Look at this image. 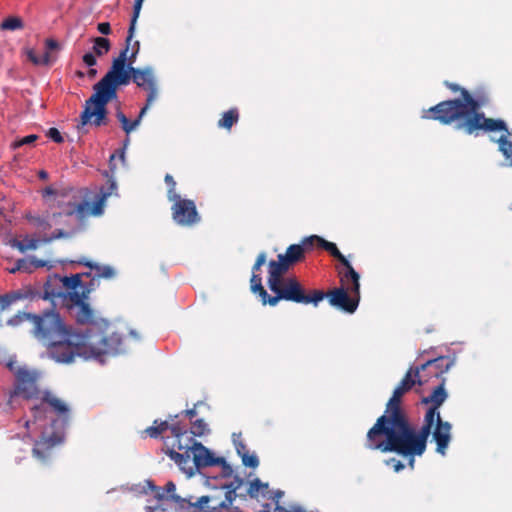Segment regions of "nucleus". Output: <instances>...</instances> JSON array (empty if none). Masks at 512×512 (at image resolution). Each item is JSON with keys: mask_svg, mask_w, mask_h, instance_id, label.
I'll return each instance as SVG.
<instances>
[{"mask_svg": "<svg viewBox=\"0 0 512 512\" xmlns=\"http://www.w3.org/2000/svg\"><path fill=\"white\" fill-rule=\"evenodd\" d=\"M23 322L30 323L31 334L48 347L50 357L58 363H72L76 356L102 362L104 355L116 354L121 350L122 337L119 334H109L97 326L73 331L54 308L39 314L18 312L7 321L11 326Z\"/></svg>", "mask_w": 512, "mask_h": 512, "instance_id": "1", "label": "nucleus"}, {"mask_svg": "<svg viewBox=\"0 0 512 512\" xmlns=\"http://www.w3.org/2000/svg\"><path fill=\"white\" fill-rule=\"evenodd\" d=\"M416 384L419 385V380L409 368L388 400L384 414L368 430L364 443L366 449L394 452L406 458L413 424L402 407V397Z\"/></svg>", "mask_w": 512, "mask_h": 512, "instance_id": "2", "label": "nucleus"}, {"mask_svg": "<svg viewBox=\"0 0 512 512\" xmlns=\"http://www.w3.org/2000/svg\"><path fill=\"white\" fill-rule=\"evenodd\" d=\"M113 174V167H111V172H104V176L107 179L106 185L101 187L100 197L94 203L92 210L89 203L83 201L78 204L69 202L61 212H55L51 215L49 213L45 215L26 214V219L36 230L42 243H51L58 239L71 238L82 229L86 218L90 214H101L105 200L117 190Z\"/></svg>", "mask_w": 512, "mask_h": 512, "instance_id": "3", "label": "nucleus"}, {"mask_svg": "<svg viewBox=\"0 0 512 512\" xmlns=\"http://www.w3.org/2000/svg\"><path fill=\"white\" fill-rule=\"evenodd\" d=\"M242 482V479H236V482L223 486L226 489L224 492L195 497L176 494V485L173 481H168L164 487H159L152 480H145L142 492L151 494L156 500L155 504L146 505L145 510L147 512H239L238 508L233 507V502Z\"/></svg>", "mask_w": 512, "mask_h": 512, "instance_id": "4", "label": "nucleus"}, {"mask_svg": "<svg viewBox=\"0 0 512 512\" xmlns=\"http://www.w3.org/2000/svg\"><path fill=\"white\" fill-rule=\"evenodd\" d=\"M486 97L474 98L468 90H463V99H451L439 102L423 110L422 118L439 121L443 125L456 124V128L466 134L478 130L485 132L507 131L506 123L501 119L485 117L479 110L487 105Z\"/></svg>", "mask_w": 512, "mask_h": 512, "instance_id": "5", "label": "nucleus"}, {"mask_svg": "<svg viewBox=\"0 0 512 512\" xmlns=\"http://www.w3.org/2000/svg\"><path fill=\"white\" fill-rule=\"evenodd\" d=\"M81 274H75L70 277L65 276L61 279L63 286L68 290L66 293L61 291H49L45 287L44 293L34 289L31 286H23L20 289L0 295V313L8 309L12 304L21 300H54L62 298L63 304L69 309H75L74 314L77 323L90 324L94 319V310L87 302L89 294L94 290L93 287H86L81 282Z\"/></svg>", "mask_w": 512, "mask_h": 512, "instance_id": "6", "label": "nucleus"}, {"mask_svg": "<svg viewBox=\"0 0 512 512\" xmlns=\"http://www.w3.org/2000/svg\"><path fill=\"white\" fill-rule=\"evenodd\" d=\"M132 39L128 34L125 48L113 60L111 68L105 76L93 86L94 93L86 100L84 110L80 115L81 126L88 123L101 126L107 123V104L117 98L118 87L129 84V76L126 72Z\"/></svg>", "mask_w": 512, "mask_h": 512, "instance_id": "7", "label": "nucleus"}, {"mask_svg": "<svg viewBox=\"0 0 512 512\" xmlns=\"http://www.w3.org/2000/svg\"><path fill=\"white\" fill-rule=\"evenodd\" d=\"M172 439L164 438L165 453L189 476L194 474V469L216 466L218 459L214 453L189 436L184 426L175 424L171 427Z\"/></svg>", "mask_w": 512, "mask_h": 512, "instance_id": "8", "label": "nucleus"}, {"mask_svg": "<svg viewBox=\"0 0 512 512\" xmlns=\"http://www.w3.org/2000/svg\"><path fill=\"white\" fill-rule=\"evenodd\" d=\"M268 287L275 293L270 296L262 285L260 274H252L250 279V288L254 294H257L263 305L276 306L279 301L285 300L298 304H313L317 306L324 299V294L318 289L307 291L296 277L278 278L276 288L271 286V268L268 267Z\"/></svg>", "mask_w": 512, "mask_h": 512, "instance_id": "9", "label": "nucleus"}, {"mask_svg": "<svg viewBox=\"0 0 512 512\" xmlns=\"http://www.w3.org/2000/svg\"><path fill=\"white\" fill-rule=\"evenodd\" d=\"M446 379L442 378L441 382L434 388L432 393L423 398L424 403H431L432 406L427 410L424 416V423L422 427L417 430L413 425L412 436L408 446L407 456L408 465L414 468L415 457L422 456L426 451L427 440L434 426L435 416H439V407L445 402L448 395L445 390Z\"/></svg>", "mask_w": 512, "mask_h": 512, "instance_id": "10", "label": "nucleus"}, {"mask_svg": "<svg viewBox=\"0 0 512 512\" xmlns=\"http://www.w3.org/2000/svg\"><path fill=\"white\" fill-rule=\"evenodd\" d=\"M38 403L30 406L34 422L50 420L52 425L61 422V425H67L70 417L69 406L50 391H44L38 398Z\"/></svg>", "mask_w": 512, "mask_h": 512, "instance_id": "11", "label": "nucleus"}, {"mask_svg": "<svg viewBox=\"0 0 512 512\" xmlns=\"http://www.w3.org/2000/svg\"><path fill=\"white\" fill-rule=\"evenodd\" d=\"M313 250L312 243L307 242V237L303 238L301 243L288 246L285 254H279L278 260H271L268 267L271 268V286L274 289L277 285L278 278H285L284 275L295 264L305 260L307 252Z\"/></svg>", "mask_w": 512, "mask_h": 512, "instance_id": "12", "label": "nucleus"}, {"mask_svg": "<svg viewBox=\"0 0 512 512\" xmlns=\"http://www.w3.org/2000/svg\"><path fill=\"white\" fill-rule=\"evenodd\" d=\"M307 242L312 243L313 248L318 247L327 251L332 257L336 258L344 267L345 271H340V281L346 284L349 281L354 283V291L358 293L359 274L352 267L346 257L339 251L336 244L329 242L318 235H311L307 237Z\"/></svg>", "mask_w": 512, "mask_h": 512, "instance_id": "13", "label": "nucleus"}, {"mask_svg": "<svg viewBox=\"0 0 512 512\" xmlns=\"http://www.w3.org/2000/svg\"><path fill=\"white\" fill-rule=\"evenodd\" d=\"M454 365V360L448 356H440L426 361L420 366L410 367L416 379L419 380V385L426 384L432 379H441L443 375L449 371Z\"/></svg>", "mask_w": 512, "mask_h": 512, "instance_id": "14", "label": "nucleus"}, {"mask_svg": "<svg viewBox=\"0 0 512 512\" xmlns=\"http://www.w3.org/2000/svg\"><path fill=\"white\" fill-rule=\"evenodd\" d=\"M328 298L330 305L348 312L353 313L359 304L360 299V285L358 286V293L354 291V283L349 281L342 284V287L335 288L327 293L320 290Z\"/></svg>", "mask_w": 512, "mask_h": 512, "instance_id": "15", "label": "nucleus"}, {"mask_svg": "<svg viewBox=\"0 0 512 512\" xmlns=\"http://www.w3.org/2000/svg\"><path fill=\"white\" fill-rule=\"evenodd\" d=\"M126 73H128L129 82L132 80L139 88L148 92L145 106H151L158 94L153 69L151 67L136 68L133 65H128Z\"/></svg>", "mask_w": 512, "mask_h": 512, "instance_id": "16", "label": "nucleus"}, {"mask_svg": "<svg viewBox=\"0 0 512 512\" xmlns=\"http://www.w3.org/2000/svg\"><path fill=\"white\" fill-rule=\"evenodd\" d=\"M169 200L173 202L172 217L178 225L191 226L200 220L193 200L182 199L180 195L173 196V199Z\"/></svg>", "mask_w": 512, "mask_h": 512, "instance_id": "17", "label": "nucleus"}, {"mask_svg": "<svg viewBox=\"0 0 512 512\" xmlns=\"http://www.w3.org/2000/svg\"><path fill=\"white\" fill-rule=\"evenodd\" d=\"M44 391L37 385V375L26 369H19L16 373V383L11 398L21 396L27 400L38 398Z\"/></svg>", "mask_w": 512, "mask_h": 512, "instance_id": "18", "label": "nucleus"}, {"mask_svg": "<svg viewBox=\"0 0 512 512\" xmlns=\"http://www.w3.org/2000/svg\"><path fill=\"white\" fill-rule=\"evenodd\" d=\"M434 424L435 428L432 432V437L436 442V452L444 456L451 441L452 425L447 421H443L440 415L435 416Z\"/></svg>", "mask_w": 512, "mask_h": 512, "instance_id": "19", "label": "nucleus"}, {"mask_svg": "<svg viewBox=\"0 0 512 512\" xmlns=\"http://www.w3.org/2000/svg\"><path fill=\"white\" fill-rule=\"evenodd\" d=\"M61 437L52 433L50 436H46L43 434L39 440L35 442L34 448L32 450L33 456L40 461H46L52 452V449L61 442Z\"/></svg>", "mask_w": 512, "mask_h": 512, "instance_id": "20", "label": "nucleus"}, {"mask_svg": "<svg viewBox=\"0 0 512 512\" xmlns=\"http://www.w3.org/2000/svg\"><path fill=\"white\" fill-rule=\"evenodd\" d=\"M79 264H82L86 267H89L93 271V275L91 272L84 273V276L92 277L89 284L85 285L86 287L95 288V281H98L101 278L111 279L115 275V271L110 266H102L96 263H93L88 260H79L77 261Z\"/></svg>", "mask_w": 512, "mask_h": 512, "instance_id": "21", "label": "nucleus"}, {"mask_svg": "<svg viewBox=\"0 0 512 512\" xmlns=\"http://www.w3.org/2000/svg\"><path fill=\"white\" fill-rule=\"evenodd\" d=\"M46 260L37 259L32 256L29 258H22L16 261V269H20L21 272L32 273L38 268L47 266Z\"/></svg>", "mask_w": 512, "mask_h": 512, "instance_id": "22", "label": "nucleus"}, {"mask_svg": "<svg viewBox=\"0 0 512 512\" xmlns=\"http://www.w3.org/2000/svg\"><path fill=\"white\" fill-rule=\"evenodd\" d=\"M11 247L18 249L20 252L24 253L28 250H35L38 248L39 244L42 243V240L37 237L25 236L23 240H18L13 238L9 241Z\"/></svg>", "mask_w": 512, "mask_h": 512, "instance_id": "23", "label": "nucleus"}, {"mask_svg": "<svg viewBox=\"0 0 512 512\" xmlns=\"http://www.w3.org/2000/svg\"><path fill=\"white\" fill-rule=\"evenodd\" d=\"M148 108L149 107L144 106L141 109L138 118L135 119L134 121H130L121 111L117 112V118L120 121V123L122 124L123 130L127 134H129L131 131H133L139 125L141 118L145 115Z\"/></svg>", "mask_w": 512, "mask_h": 512, "instance_id": "24", "label": "nucleus"}, {"mask_svg": "<svg viewBox=\"0 0 512 512\" xmlns=\"http://www.w3.org/2000/svg\"><path fill=\"white\" fill-rule=\"evenodd\" d=\"M239 120V112L237 108H231L222 114V117L218 121L220 128L230 130L232 126Z\"/></svg>", "mask_w": 512, "mask_h": 512, "instance_id": "25", "label": "nucleus"}, {"mask_svg": "<svg viewBox=\"0 0 512 512\" xmlns=\"http://www.w3.org/2000/svg\"><path fill=\"white\" fill-rule=\"evenodd\" d=\"M93 42V53H95L96 56L101 57L105 54H107L111 49V42L108 38L104 37H94L92 39Z\"/></svg>", "mask_w": 512, "mask_h": 512, "instance_id": "26", "label": "nucleus"}, {"mask_svg": "<svg viewBox=\"0 0 512 512\" xmlns=\"http://www.w3.org/2000/svg\"><path fill=\"white\" fill-rule=\"evenodd\" d=\"M24 27L23 20L18 16H10L0 23V30L15 31Z\"/></svg>", "mask_w": 512, "mask_h": 512, "instance_id": "27", "label": "nucleus"}, {"mask_svg": "<svg viewBox=\"0 0 512 512\" xmlns=\"http://www.w3.org/2000/svg\"><path fill=\"white\" fill-rule=\"evenodd\" d=\"M143 1L144 0H135L134 1L133 15H132V18H131V21H130V26H129V38H133L134 37L136 22H137V19H138L139 15H140V11H141V8H142Z\"/></svg>", "mask_w": 512, "mask_h": 512, "instance_id": "28", "label": "nucleus"}, {"mask_svg": "<svg viewBox=\"0 0 512 512\" xmlns=\"http://www.w3.org/2000/svg\"><path fill=\"white\" fill-rule=\"evenodd\" d=\"M208 431V426L203 419H197L192 422L191 430L188 431L189 436H203Z\"/></svg>", "mask_w": 512, "mask_h": 512, "instance_id": "29", "label": "nucleus"}, {"mask_svg": "<svg viewBox=\"0 0 512 512\" xmlns=\"http://www.w3.org/2000/svg\"><path fill=\"white\" fill-rule=\"evenodd\" d=\"M498 144L499 150L507 159H509L512 156V142L505 136H501L498 140Z\"/></svg>", "mask_w": 512, "mask_h": 512, "instance_id": "30", "label": "nucleus"}, {"mask_svg": "<svg viewBox=\"0 0 512 512\" xmlns=\"http://www.w3.org/2000/svg\"><path fill=\"white\" fill-rule=\"evenodd\" d=\"M268 487L267 483H262L260 479H254L249 483L248 494L250 496H255L260 490Z\"/></svg>", "mask_w": 512, "mask_h": 512, "instance_id": "31", "label": "nucleus"}, {"mask_svg": "<svg viewBox=\"0 0 512 512\" xmlns=\"http://www.w3.org/2000/svg\"><path fill=\"white\" fill-rule=\"evenodd\" d=\"M241 459L244 466L256 468L259 465V459L254 453L250 454L248 452L246 454H243Z\"/></svg>", "mask_w": 512, "mask_h": 512, "instance_id": "32", "label": "nucleus"}, {"mask_svg": "<svg viewBox=\"0 0 512 512\" xmlns=\"http://www.w3.org/2000/svg\"><path fill=\"white\" fill-rule=\"evenodd\" d=\"M37 139H38L37 135L31 134V135L25 136L23 138H20V139L14 141L11 146H12L13 149H17V148L22 147L24 145L32 144Z\"/></svg>", "mask_w": 512, "mask_h": 512, "instance_id": "33", "label": "nucleus"}, {"mask_svg": "<svg viewBox=\"0 0 512 512\" xmlns=\"http://www.w3.org/2000/svg\"><path fill=\"white\" fill-rule=\"evenodd\" d=\"M233 442H234V445H235V448H236V451H237V454L242 457L243 454H246L248 453V449L246 447V445L244 444L242 438H241V434H233Z\"/></svg>", "mask_w": 512, "mask_h": 512, "instance_id": "34", "label": "nucleus"}, {"mask_svg": "<svg viewBox=\"0 0 512 512\" xmlns=\"http://www.w3.org/2000/svg\"><path fill=\"white\" fill-rule=\"evenodd\" d=\"M164 180H165V183L169 187V189H168V199H173V196H178V194L175 191V189H176V182H175L174 178L172 177V175L166 174Z\"/></svg>", "mask_w": 512, "mask_h": 512, "instance_id": "35", "label": "nucleus"}, {"mask_svg": "<svg viewBox=\"0 0 512 512\" xmlns=\"http://www.w3.org/2000/svg\"><path fill=\"white\" fill-rule=\"evenodd\" d=\"M218 459L222 460L223 462H218L216 464V466H220L221 467V474L223 477H230L233 473V469L232 467L227 463V461L225 460V458L223 457H218Z\"/></svg>", "mask_w": 512, "mask_h": 512, "instance_id": "36", "label": "nucleus"}, {"mask_svg": "<svg viewBox=\"0 0 512 512\" xmlns=\"http://www.w3.org/2000/svg\"><path fill=\"white\" fill-rule=\"evenodd\" d=\"M265 262H266V253L265 252L259 253L256 258V261L252 267V274H259L258 272L260 271L261 267L265 264Z\"/></svg>", "mask_w": 512, "mask_h": 512, "instance_id": "37", "label": "nucleus"}, {"mask_svg": "<svg viewBox=\"0 0 512 512\" xmlns=\"http://www.w3.org/2000/svg\"><path fill=\"white\" fill-rule=\"evenodd\" d=\"M131 53L129 55V63L128 65L132 66L136 60V57L140 51V43L139 41H134L133 44H130Z\"/></svg>", "mask_w": 512, "mask_h": 512, "instance_id": "38", "label": "nucleus"}, {"mask_svg": "<svg viewBox=\"0 0 512 512\" xmlns=\"http://www.w3.org/2000/svg\"><path fill=\"white\" fill-rule=\"evenodd\" d=\"M47 136L56 143H62L64 138L57 128H50L47 132Z\"/></svg>", "mask_w": 512, "mask_h": 512, "instance_id": "39", "label": "nucleus"}, {"mask_svg": "<svg viewBox=\"0 0 512 512\" xmlns=\"http://www.w3.org/2000/svg\"><path fill=\"white\" fill-rule=\"evenodd\" d=\"M385 463L387 466H391L395 472H400L405 468L404 464L396 458H390Z\"/></svg>", "mask_w": 512, "mask_h": 512, "instance_id": "40", "label": "nucleus"}, {"mask_svg": "<svg viewBox=\"0 0 512 512\" xmlns=\"http://www.w3.org/2000/svg\"><path fill=\"white\" fill-rule=\"evenodd\" d=\"M82 60L88 67H93L97 64L95 53L93 52L85 53L82 57Z\"/></svg>", "mask_w": 512, "mask_h": 512, "instance_id": "41", "label": "nucleus"}, {"mask_svg": "<svg viewBox=\"0 0 512 512\" xmlns=\"http://www.w3.org/2000/svg\"><path fill=\"white\" fill-rule=\"evenodd\" d=\"M444 85L449 89L451 90L452 92L456 93V92H460L461 94V98L460 99H463V90H466L465 88H462L460 87L458 84L456 83H452V82H449V81H444Z\"/></svg>", "mask_w": 512, "mask_h": 512, "instance_id": "42", "label": "nucleus"}, {"mask_svg": "<svg viewBox=\"0 0 512 512\" xmlns=\"http://www.w3.org/2000/svg\"><path fill=\"white\" fill-rule=\"evenodd\" d=\"M97 30L103 35H109L111 33V26L108 22H101L97 25Z\"/></svg>", "mask_w": 512, "mask_h": 512, "instance_id": "43", "label": "nucleus"}, {"mask_svg": "<svg viewBox=\"0 0 512 512\" xmlns=\"http://www.w3.org/2000/svg\"><path fill=\"white\" fill-rule=\"evenodd\" d=\"M145 433L148 434L151 438H158L159 435L162 434L156 424H154L153 426L148 427L145 430Z\"/></svg>", "mask_w": 512, "mask_h": 512, "instance_id": "44", "label": "nucleus"}, {"mask_svg": "<svg viewBox=\"0 0 512 512\" xmlns=\"http://www.w3.org/2000/svg\"><path fill=\"white\" fill-rule=\"evenodd\" d=\"M154 424H156L157 427L159 428V430L161 431V433H163L164 431H166L168 429L171 431V427L173 425H175V424H178V422L177 423H172V424L169 425L168 421H161V422L158 423V421L155 420ZM179 425L181 426L180 423H179Z\"/></svg>", "mask_w": 512, "mask_h": 512, "instance_id": "45", "label": "nucleus"}, {"mask_svg": "<svg viewBox=\"0 0 512 512\" xmlns=\"http://www.w3.org/2000/svg\"><path fill=\"white\" fill-rule=\"evenodd\" d=\"M27 57L34 65H40V56H37L33 49L27 50Z\"/></svg>", "mask_w": 512, "mask_h": 512, "instance_id": "46", "label": "nucleus"}, {"mask_svg": "<svg viewBox=\"0 0 512 512\" xmlns=\"http://www.w3.org/2000/svg\"><path fill=\"white\" fill-rule=\"evenodd\" d=\"M45 46L48 51L57 50L59 48L58 42L51 38L46 39Z\"/></svg>", "mask_w": 512, "mask_h": 512, "instance_id": "47", "label": "nucleus"}, {"mask_svg": "<svg viewBox=\"0 0 512 512\" xmlns=\"http://www.w3.org/2000/svg\"><path fill=\"white\" fill-rule=\"evenodd\" d=\"M40 65H49L52 62L49 51L47 50L42 56H40Z\"/></svg>", "mask_w": 512, "mask_h": 512, "instance_id": "48", "label": "nucleus"}, {"mask_svg": "<svg viewBox=\"0 0 512 512\" xmlns=\"http://www.w3.org/2000/svg\"><path fill=\"white\" fill-rule=\"evenodd\" d=\"M56 194H57V191L50 186H48L42 190V196L44 198L49 197V196H55Z\"/></svg>", "mask_w": 512, "mask_h": 512, "instance_id": "49", "label": "nucleus"}, {"mask_svg": "<svg viewBox=\"0 0 512 512\" xmlns=\"http://www.w3.org/2000/svg\"><path fill=\"white\" fill-rule=\"evenodd\" d=\"M196 406L197 404H195L194 408H191V409H187V410H184L182 413L185 414L187 417H189L190 419L194 418L197 414L196 412Z\"/></svg>", "mask_w": 512, "mask_h": 512, "instance_id": "50", "label": "nucleus"}, {"mask_svg": "<svg viewBox=\"0 0 512 512\" xmlns=\"http://www.w3.org/2000/svg\"><path fill=\"white\" fill-rule=\"evenodd\" d=\"M38 176L40 179H43V180L48 179V173L44 170L39 171Z\"/></svg>", "mask_w": 512, "mask_h": 512, "instance_id": "51", "label": "nucleus"}, {"mask_svg": "<svg viewBox=\"0 0 512 512\" xmlns=\"http://www.w3.org/2000/svg\"><path fill=\"white\" fill-rule=\"evenodd\" d=\"M96 74H97V70H96V69H94V68H92V67H90V69H89V71H88V76H89L90 78H93V77H95V76H96Z\"/></svg>", "mask_w": 512, "mask_h": 512, "instance_id": "52", "label": "nucleus"}, {"mask_svg": "<svg viewBox=\"0 0 512 512\" xmlns=\"http://www.w3.org/2000/svg\"><path fill=\"white\" fill-rule=\"evenodd\" d=\"M9 272L14 274V273H16V272H21V270H20V269H16V264H15V265H14V267H12L11 269H9Z\"/></svg>", "mask_w": 512, "mask_h": 512, "instance_id": "53", "label": "nucleus"}, {"mask_svg": "<svg viewBox=\"0 0 512 512\" xmlns=\"http://www.w3.org/2000/svg\"><path fill=\"white\" fill-rule=\"evenodd\" d=\"M76 76L79 77V78H83L85 76V74L82 71H77L76 72Z\"/></svg>", "mask_w": 512, "mask_h": 512, "instance_id": "54", "label": "nucleus"}, {"mask_svg": "<svg viewBox=\"0 0 512 512\" xmlns=\"http://www.w3.org/2000/svg\"><path fill=\"white\" fill-rule=\"evenodd\" d=\"M114 157H115L114 154L110 156V163L113 161Z\"/></svg>", "mask_w": 512, "mask_h": 512, "instance_id": "55", "label": "nucleus"}]
</instances>
